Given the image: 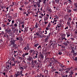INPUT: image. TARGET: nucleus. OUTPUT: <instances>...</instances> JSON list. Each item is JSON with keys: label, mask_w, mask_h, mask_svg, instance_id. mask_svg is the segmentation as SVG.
Segmentation results:
<instances>
[{"label": "nucleus", "mask_w": 77, "mask_h": 77, "mask_svg": "<svg viewBox=\"0 0 77 77\" xmlns=\"http://www.w3.org/2000/svg\"><path fill=\"white\" fill-rule=\"evenodd\" d=\"M49 18V15L48 14H46V16L44 17V20L45 21V24H48V19Z\"/></svg>", "instance_id": "nucleus-1"}, {"label": "nucleus", "mask_w": 77, "mask_h": 77, "mask_svg": "<svg viewBox=\"0 0 77 77\" xmlns=\"http://www.w3.org/2000/svg\"><path fill=\"white\" fill-rule=\"evenodd\" d=\"M51 34V33H49L48 35H46L45 36V43H47V42H48V39L50 38V35Z\"/></svg>", "instance_id": "nucleus-2"}, {"label": "nucleus", "mask_w": 77, "mask_h": 77, "mask_svg": "<svg viewBox=\"0 0 77 77\" xmlns=\"http://www.w3.org/2000/svg\"><path fill=\"white\" fill-rule=\"evenodd\" d=\"M38 52L36 51H34L33 53L32 54V55H34L36 54V56H35V58H37L38 57L37 56H38Z\"/></svg>", "instance_id": "nucleus-3"}, {"label": "nucleus", "mask_w": 77, "mask_h": 77, "mask_svg": "<svg viewBox=\"0 0 77 77\" xmlns=\"http://www.w3.org/2000/svg\"><path fill=\"white\" fill-rule=\"evenodd\" d=\"M32 65L34 66L37 63V61L36 60H33L32 61Z\"/></svg>", "instance_id": "nucleus-4"}, {"label": "nucleus", "mask_w": 77, "mask_h": 77, "mask_svg": "<svg viewBox=\"0 0 77 77\" xmlns=\"http://www.w3.org/2000/svg\"><path fill=\"white\" fill-rule=\"evenodd\" d=\"M15 63H13L12 62L11 63H7V65H8L9 64V65H11V66H15Z\"/></svg>", "instance_id": "nucleus-5"}, {"label": "nucleus", "mask_w": 77, "mask_h": 77, "mask_svg": "<svg viewBox=\"0 0 77 77\" xmlns=\"http://www.w3.org/2000/svg\"><path fill=\"white\" fill-rule=\"evenodd\" d=\"M16 77H17L18 76L20 75V72H17V73L15 75Z\"/></svg>", "instance_id": "nucleus-6"}, {"label": "nucleus", "mask_w": 77, "mask_h": 77, "mask_svg": "<svg viewBox=\"0 0 77 77\" xmlns=\"http://www.w3.org/2000/svg\"><path fill=\"white\" fill-rule=\"evenodd\" d=\"M36 5L38 7V8H39L41 7V5L40 4V3L39 2H36Z\"/></svg>", "instance_id": "nucleus-7"}, {"label": "nucleus", "mask_w": 77, "mask_h": 77, "mask_svg": "<svg viewBox=\"0 0 77 77\" xmlns=\"http://www.w3.org/2000/svg\"><path fill=\"white\" fill-rule=\"evenodd\" d=\"M29 47H24V48L23 49V50H25V51H26V50L28 51L29 50Z\"/></svg>", "instance_id": "nucleus-8"}, {"label": "nucleus", "mask_w": 77, "mask_h": 77, "mask_svg": "<svg viewBox=\"0 0 77 77\" xmlns=\"http://www.w3.org/2000/svg\"><path fill=\"white\" fill-rule=\"evenodd\" d=\"M32 59V57L31 56H29L28 57V61H31V60Z\"/></svg>", "instance_id": "nucleus-9"}, {"label": "nucleus", "mask_w": 77, "mask_h": 77, "mask_svg": "<svg viewBox=\"0 0 77 77\" xmlns=\"http://www.w3.org/2000/svg\"><path fill=\"white\" fill-rule=\"evenodd\" d=\"M17 47V46L16 45H13V48L14 49H16Z\"/></svg>", "instance_id": "nucleus-10"}, {"label": "nucleus", "mask_w": 77, "mask_h": 77, "mask_svg": "<svg viewBox=\"0 0 77 77\" xmlns=\"http://www.w3.org/2000/svg\"><path fill=\"white\" fill-rule=\"evenodd\" d=\"M39 38H43V37H44V36L42 34H39V35H38Z\"/></svg>", "instance_id": "nucleus-11"}, {"label": "nucleus", "mask_w": 77, "mask_h": 77, "mask_svg": "<svg viewBox=\"0 0 77 77\" xmlns=\"http://www.w3.org/2000/svg\"><path fill=\"white\" fill-rule=\"evenodd\" d=\"M48 0H43V1H42V2H43V4H45L46 1H47V2H48Z\"/></svg>", "instance_id": "nucleus-12"}, {"label": "nucleus", "mask_w": 77, "mask_h": 77, "mask_svg": "<svg viewBox=\"0 0 77 77\" xmlns=\"http://www.w3.org/2000/svg\"><path fill=\"white\" fill-rule=\"evenodd\" d=\"M73 10L75 12H77V7H74Z\"/></svg>", "instance_id": "nucleus-13"}, {"label": "nucleus", "mask_w": 77, "mask_h": 77, "mask_svg": "<svg viewBox=\"0 0 77 77\" xmlns=\"http://www.w3.org/2000/svg\"><path fill=\"white\" fill-rule=\"evenodd\" d=\"M24 29L25 30H24V32H27V30H28V29L26 27L25 28H24Z\"/></svg>", "instance_id": "nucleus-14"}, {"label": "nucleus", "mask_w": 77, "mask_h": 77, "mask_svg": "<svg viewBox=\"0 0 77 77\" xmlns=\"http://www.w3.org/2000/svg\"><path fill=\"white\" fill-rule=\"evenodd\" d=\"M67 69H68V70L66 71L65 72L66 73H69V70H70V69H71V68H68Z\"/></svg>", "instance_id": "nucleus-15"}, {"label": "nucleus", "mask_w": 77, "mask_h": 77, "mask_svg": "<svg viewBox=\"0 0 77 77\" xmlns=\"http://www.w3.org/2000/svg\"><path fill=\"white\" fill-rule=\"evenodd\" d=\"M15 41L14 40H12L11 41V45H15Z\"/></svg>", "instance_id": "nucleus-16"}, {"label": "nucleus", "mask_w": 77, "mask_h": 77, "mask_svg": "<svg viewBox=\"0 0 77 77\" xmlns=\"http://www.w3.org/2000/svg\"><path fill=\"white\" fill-rule=\"evenodd\" d=\"M11 31V29L8 30V29H6V32L8 33H9Z\"/></svg>", "instance_id": "nucleus-17"}, {"label": "nucleus", "mask_w": 77, "mask_h": 77, "mask_svg": "<svg viewBox=\"0 0 77 77\" xmlns=\"http://www.w3.org/2000/svg\"><path fill=\"white\" fill-rule=\"evenodd\" d=\"M59 65L60 66V67H62V68H65L64 66H63V65L60 63H59Z\"/></svg>", "instance_id": "nucleus-18"}, {"label": "nucleus", "mask_w": 77, "mask_h": 77, "mask_svg": "<svg viewBox=\"0 0 77 77\" xmlns=\"http://www.w3.org/2000/svg\"><path fill=\"white\" fill-rule=\"evenodd\" d=\"M44 76L42 74H40L39 76L38 75L37 77H44Z\"/></svg>", "instance_id": "nucleus-19"}, {"label": "nucleus", "mask_w": 77, "mask_h": 77, "mask_svg": "<svg viewBox=\"0 0 77 77\" xmlns=\"http://www.w3.org/2000/svg\"><path fill=\"white\" fill-rule=\"evenodd\" d=\"M38 45H39L38 44H35L34 45V47L35 48H37V46H38Z\"/></svg>", "instance_id": "nucleus-20"}, {"label": "nucleus", "mask_w": 77, "mask_h": 77, "mask_svg": "<svg viewBox=\"0 0 77 77\" xmlns=\"http://www.w3.org/2000/svg\"><path fill=\"white\" fill-rule=\"evenodd\" d=\"M67 43H66V42H64L63 43V44L65 45V46H67L68 44Z\"/></svg>", "instance_id": "nucleus-21"}, {"label": "nucleus", "mask_w": 77, "mask_h": 77, "mask_svg": "<svg viewBox=\"0 0 77 77\" xmlns=\"http://www.w3.org/2000/svg\"><path fill=\"white\" fill-rule=\"evenodd\" d=\"M19 69H20V70H24V68L22 67H19Z\"/></svg>", "instance_id": "nucleus-22"}, {"label": "nucleus", "mask_w": 77, "mask_h": 77, "mask_svg": "<svg viewBox=\"0 0 77 77\" xmlns=\"http://www.w3.org/2000/svg\"><path fill=\"white\" fill-rule=\"evenodd\" d=\"M9 65H7V66H6L5 68L7 69H8V68H9Z\"/></svg>", "instance_id": "nucleus-23"}, {"label": "nucleus", "mask_w": 77, "mask_h": 77, "mask_svg": "<svg viewBox=\"0 0 77 77\" xmlns=\"http://www.w3.org/2000/svg\"><path fill=\"white\" fill-rule=\"evenodd\" d=\"M73 60L75 61H77V57H75L74 58H73Z\"/></svg>", "instance_id": "nucleus-24"}, {"label": "nucleus", "mask_w": 77, "mask_h": 77, "mask_svg": "<svg viewBox=\"0 0 77 77\" xmlns=\"http://www.w3.org/2000/svg\"><path fill=\"white\" fill-rule=\"evenodd\" d=\"M66 35H71V34L69 32H66Z\"/></svg>", "instance_id": "nucleus-25"}, {"label": "nucleus", "mask_w": 77, "mask_h": 77, "mask_svg": "<svg viewBox=\"0 0 77 77\" xmlns=\"http://www.w3.org/2000/svg\"><path fill=\"white\" fill-rule=\"evenodd\" d=\"M66 43H67L68 44H70V42H69V39L67 40L66 41Z\"/></svg>", "instance_id": "nucleus-26"}, {"label": "nucleus", "mask_w": 77, "mask_h": 77, "mask_svg": "<svg viewBox=\"0 0 77 77\" xmlns=\"http://www.w3.org/2000/svg\"><path fill=\"white\" fill-rule=\"evenodd\" d=\"M74 5L75 6L74 7L77 8V3H74Z\"/></svg>", "instance_id": "nucleus-27"}, {"label": "nucleus", "mask_w": 77, "mask_h": 77, "mask_svg": "<svg viewBox=\"0 0 77 77\" xmlns=\"http://www.w3.org/2000/svg\"><path fill=\"white\" fill-rule=\"evenodd\" d=\"M55 17L56 18H54V20H56V19H58V16L57 15H56L55 16Z\"/></svg>", "instance_id": "nucleus-28"}, {"label": "nucleus", "mask_w": 77, "mask_h": 77, "mask_svg": "<svg viewBox=\"0 0 77 77\" xmlns=\"http://www.w3.org/2000/svg\"><path fill=\"white\" fill-rule=\"evenodd\" d=\"M14 26L16 27H17V23H15L14 25Z\"/></svg>", "instance_id": "nucleus-29"}, {"label": "nucleus", "mask_w": 77, "mask_h": 77, "mask_svg": "<svg viewBox=\"0 0 77 77\" xmlns=\"http://www.w3.org/2000/svg\"><path fill=\"white\" fill-rule=\"evenodd\" d=\"M47 10L49 12L51 13L52 12V10H51V9H48V10Z\"/></svg>", "instance_id": "nucleus-30"}, {"label": "nucleus", "mask_w": 77, "mask_h": 77, "mask_svg": "<svg viewBox=\"0 0 77 77\" xmlns=\"http://www.w3.org/2000/svg\"><path fill=\"white\" fill-rule=\"evenodd\" d=\"M34 50H31L30 51V53H33V52H34Z\"/></svg>", "instance_id": "nucleus-31"}, {"label": "nucleus", "mask_w": 77, "mask_h": 77, "mask_svg": "<svg viewBox=\"0 0 77 77\" xmlns=\"http://www.w3.org/2000/svg\"><path fill=\"white\" fill-rule=\"evenodd\" d=\"M50 26H51V23H49L48 25V26H47V28H49Z\"/></svg>", "instance_id": "nucleus-32"}, {"label": "nucleus", "mask_w": 77, "mask_h": 77, "mask_svg": "<svg viewBox=\"0 0 77 77\" xmlns=\"http://www.w3.org/2000/svg\"><path fill=\"white\" fill-rule=\"evenodd\" d=\"M69 73H70V75H72L73 74V72L71 71V72H70Z\"/></svg>", "instance_id": "nucleus-33"}, {"label": "nucleus", "mask_w": 77, "mask_h": 77, "mask_svg": "<svg viewBox=\"0 0 77 77\" xmlns=\"http://www.w3.org/2000/svg\"><path fill=\"white\" fill-rule=\"evenodd\" d=\"M74 50H77V46H75Z\"/></svg>", "instance_id": "nucleus-34"}, {"label": "nucleus", "mask_w": 77, "mask_h": 77, "mask_svg": "<svg viewBox=\"0 0 77 77\" xmlns=\"http://www.w3.org/2000/svg\"><path fill=\"white\" fill-rule=\"evenodd\" d=\"M2 27L5 28V27H6V25L4 24H3L2 25Z\"/></svg>", "instance_id": "nucleus-35"}, {"label": "nucleus", "mask_w": 77, "mask_h": 77, "mask_svg": "<svg viewBox=\"0 0 77 77\" xmlns=\"http://www.w3.org/2000/svg\"><path fill=\"white\" fill-rule=\"evenodd\" d=\"M27 55H25L24 54H23V55H22V57H25Z\"/></svg>", "instance_id": "nucleus-36"}, {"label": "nucleus", "mask_w": 77, "mask_h": 77, "mask_svg": "<svg viewBox=\"0 0 77 77\" xmlns=\"http://www.w3.org/2000/svg\"><path fill=\"white\" fill-rule=\"evenodd\" d=\"M29 52H25V54H24L25 55H29Z\"/></svg>", "instance_id": "nucleus-37"}, {"label": "nucleus", "mask_w": 77, "mask_h": 77, "mask_svg": "<svg viewBox=\"0 0 77 77\" xmlns=\"http://www.w3.org/2000/svg\"><path fill=\"white\" fill-rule=\"evenodd\" d=\"M15 3L13 2L11 4V7H13L14 5H15Z\"/></svg>", "instance_id": "nucleus-38"}, {"label": "nucleus", "mask_w": 77, "mask_h": 77, "mask_svg": "<svg viewBox=\"0 0 77 77\" xmlns=\"http://www.w3.org/2000/svg\"><path fill=\"white\" fill-rule=\"evenodd\" d=\"M75 53V51H74V50L72 49V53Z\"/></svg>", "instance_id": "nucleus-39"}, {"label": "nucleus", "mask_w": 77, "mask_h": 77, "mask_svg": "<svg viewBox=\"0 0 77 77\" xmlns=\"http://www.w3.org/2000/svg\"><path fill=\"white\" fill-rule=\"evenodd\" d=\"M63 70H68V69H64L63 68H62V69Z\"/></svg>", "instance_id": "nucleus-40"}, {"label": "nucleus", "mask_w": 77, "mask_h": 77, "mask_svg": "<svg viewBox=\"0 0 77 77\" xmlns=\"http://www.w3.org/2000/svg\"><path fill=\"white\" fill-rule=\"evenodd\" d=\"M41 48V46L39 45V46L38 47V48H37V49H39V48Z\"/></svg>", "instance_id": "nucleus-41"}, {"label": "nucleus", "mask_w": 77, "mask_h": 77, "mask_svg": "<svg viewBox=\"0 0 77 77\" xmlns=\"http://www.w3.org/2000/svg\"><path fill=\"white\" fill-rule=\"evenodd\" d=\"M76 55H77V54L76 53H74V54H73V56H76Z\"/></svg>", "instance_id": "nucleus-42"}, {"label": "nucleus", "mask_w": 77, "mask_h": 77, "mask_svg": "<svg viewBox=\"0 0 77 77\" xmlns=\"http://www.w3.org/2000/svg\"><path fill=\"white\" fill-rule=\"evenodd\" d=\"M8 8H9L8 7H7V8H6V10H7V11H5V13H7V12L6 11H8Z\"/></svg>", "instance_id": "nucleus-43"}, {"label": "nucleus", "mask_w": 77, "mask_h": 77, "mask_svg": "<svg viewBox=\"0 0 77 77\" xmlns=\"http://www.w3.org/2000/svg\"><path fill=\"white\" fill-rule=\"evenodd\" d=\"M36 33V34H35L37 36H38L39 35V33L38 32H36V33Z\"/></svg>", "instance_id": "nucleus-44"}, {"label": "nucleus", "mask_w": 77, "mask_h": 77, "mask_svg": "<svg viewBox=\"0 0 77 77\" xmlns=\"http://www.w3.org/2000/svg\"><path fill=\"white\" fill-rule=\"evenodd\" d=\"M24 21H22L20 23V24H24Z\"/></svg>", "instance_id": "nucleus-45"}, {"label": "nucleus", "mask_w": 77, "mask_h": 77, "mask_svg": "<svg viewBox=\"0 0 77 77\" xmlns=\"http://www.w3.org/2000/svg\"><path fill=\"white\" fill-rule=\"evenodd\" d=\"M42 2V0H38V2H37L36 3H41Z\"/></svg>", "instance_id": "nucleus-46"}, {"label": "nucleus", "mask_w": 77, "mask_h": 77, "mask_svg": "<svg viewBox=\"0 0 77 77\" xmlns=\"http://www.w3.org/2000/svg\"><path fill=\"white\" fill-rule=\"evenodd\" d=\"M68 12L69 13H70L71 12V10H69L68 11Z\"/></svg>", "instance_id": "nucleus-47"}, {"label": "nucleus", "mask_w": 77, "mask_h": 77, "mask_svg": "<svg viewBox=\"0 0 77 77\" xmlns=\"http://www.w3.org/2000/svg\"><path fill=\"white\" fill-rule=\"evenodd\" d=\"M43 16H39V18H43Z\"/></svg>", "instance_id": "nucleus-48"}, {"label": "nucleus", "mask_w": 77, "mask_h": 77, "mask_svg": "<svg viewBox=\"0 0 77 77\" xmlns=\"http://www.w3.org/2000/svg\"><path fill=\"white\" fill-rule=\"evenodd\" d=\"M29 45L28 44V43H27V46L26 47H29Z\"/></svg>", "instance_id": "nucleus-49"}, {"label": "nucleus", "mask_w": 77, "mask_h": 77, "mask_svg": "<svg viewBox=\"0 0 77 77\" xmlns=\"http://www.w3.org/2000/svg\"><path fill=\"white\" fill-rule=\"evenodd\" d=\"M49 27H46V30H49V29L48 28Z\"/></svg>", "instance_id": "nucleus-50"}, {"label": "nucleus", "mask_w": 77, "mask_h": 77, "mask_svg": "<svg viewBox=\"0 0 77 77\" xmlns=\"http://www.w3.org/2000/svg\"><path fill=\"white\" fill-rule=\"evenodd\" d=\"M23 70H22V71H20V75H22V73L23 72Z\"/></svg>", "instance_id": "nucleus-51"}, {"label": "nucleus", "mask_w": 77, "mask_h": 77, "mask_svg": "<svg viewBox=\"0 0 77 77\" xmlns=\"http://www.w3.org/2000/svg\"><path fill=\"white\" fill-rule=\"evenodd\" d=\"M14 61V63H16L17 62V61Z\"/></svg>", "instance_id": "nucleus-52"}, {"label": "nucleus", "mask_w": 77, "mask_h": 77, "mask_svg": "<svg viewBox=\"0 0 77 77\" xmlns=\"http://www.w3.org/2000/svg\"><path fill=\"white\" fill-rule=\"evenodd\" d=\"M70 24L69 22V21L67 22V25H69Z\"/></svg>", "instance_id": "nucleus-53"}, {"label": "nucleus", "mask_w": 77, "mask_h": 77, "mask_svg": "<svg viewBox=\"0 0 77 77\" xmlns=\"http://www.w3.org/2000/svg\"><path fill=\"white\" fill-rule=\"evenodd\" d=\"M59 70V71H60L62 72V71L63 70H62V69H59V70Z\"/></svg>", "instance_id": "nucleus-54"}, {"label": "nucleus", "mask_w": 77, "mask_h": 77, "mask_svg": "<svg viewBox=\"0 0 77 77\" xmlns=\"http://www.w3.org/2000/svg\"><path fill=\"white\" fill-rule=\"evenodd\" d=\"M62 38H63V39H64V40H65L66 41L67 40V39L66 38H65V37L63 38V37H62Z\"/></svg>", "instance_id": "nucleus-55"}, {"label": "nucleus", "mask_w": 77, "mask_h": 77, "mask_svg": "<svg viewBox=\"0 0 77 77\" xmlns=\"http://www.w3.org/2000/svg\"><path fill=\"white\" fill-rule=\"evenodd\" d=\"M70 48H71V49H74V46H72Z\"/></svg>", "instance_id": "nucleus-56"}, {"label": "nucleus", "mask_w": 77, "mask_h": 77, "mask_svg": "<svg viewBox=\"0 0 77 77\" xmlns=\"http://www.w3.org/2000/svg\"><path fill=\"white\" fill-rule=\"evenodd\" d=\"M71 17H69V18L68 20V21H71Z\"/></svg>", "instance_id": "nucleus-57"}, {"label": "nucleus", "mask_w": 77, "mask_h": 77, "mask_svg": "<svg viewBox=\"0 0 77 77\" xmlns=\"http://www.w3.org/2000/svg\"><path fill=\"white\" fill-rule=\"evenodd\" d=\"M62 53L61 52H60L58 53V54L60 55H61Z\"/></svg>", "instance_id": "nucleus-58"}, {"label": "nucleus", "mask_w": 77, "mask_h": 77, "mask_svg": "<svg viewBox=\"0 0 77 77\" xmlns=\"http://www.w3.org/2000/svg\"><path fill=\"white\" fill-rule=\"evenodd\" d=\"M45 33H44V34H47V31L45 30Z\"/></svg>", "instance_id": "nucleus-59"}, {"label": "nucleus", "mask_w": 77, "mask_h": 77, "mask_svg": "<svg viewBox=\"0 0 77 77\" xmlns=\"http://www.w3.org/2000/svg\"><path fill=\"white\" fill-rule=\"evenodd\" d=\"M41 58H44V56L43 55H41Z\"/></svg>", "instance_id": "nucleus-60"}, {"label": "nucleus", "mask_w": 77, "mask_h": 77, "mask_svg": "<svg viewBox=\"0 0 77 77\" xmlns=\"http://www.w3.org/2000/svg\"><path fill=\"white\" fill-rule=\"evenodd\" d=\"M38 27V26H37V24H36V25H35V27L37 28Z\"/></svg>", "instance_id": "nucleus-61"}, {"label": "nucleus", "mask_w": 77, "mask_h": 77, "mask_svg": "<svg viewBox=\"0 0 77 77\" xmlns=\"http://www.w3.org/2000/svg\"><path fill=\"white\" fill-rule=\"evenodd\" d=\"M68 77H72V75H69Z\"/></svg>", "instance_id": "nucleus-62"}, {"label": "nucleus", "mask_w": 77, "mask_h": 77, "mask_svg": "<svg viewBox=\"0 0 77 77\" xmlns=\"http://www.w3.org/2000/svg\"><path fill=\"white\" fill-rule=\"evenodd\" d=\"M34 6L35 7H38V6L36 4H34Z\"/></svg>", "instance_id": "nucleus-63"}, {"label": "nucleus", "mask_w": 77, "mask_h": 77, "mask_svg": "<svg viewBox=\"0 0 77 77\" xmlns=\"http://www.w3.org/2000/svg\"><path fill=\"white\" fill-rule=\"evenodd\" d=\"M11 23L12 24H14V20H12V21H11Z\"/></svg>", "instance_id": "nucleus-64"}]
</instances>
